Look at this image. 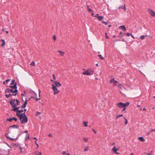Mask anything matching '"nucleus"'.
Masks as SVG:
<instances>
[{
	"mask_svg": "<svg viewBox=\"0 0 155 155\" xmlns=\"http://www.w3.org/2000/svg\"><path fill=\"white\" fill-rule=\"evenodd\" d=\"M16 115L19 117L21 123L24 124L27 122L28 118L25 113L21 114L17 113Z\"/></svg>",
	"mask_w": 155,
	"mask_h": 155,
	"instance_id": "f257e3e1",
	"label": "nucleus"
},
{
	"mask_svg": "<svg viewBox=\"0 0 155 155\" xmlns=\"http://www.w3.org/2000/svg\"><path fill=\"white\" fill-rule=\"evenodd\" d=\"M18 92V90L17 89L8 88H7L5 91V93H12L13 94V96H15Z\"/></svg>",
	"mask_w": 155,
	"mask_h": 155,
	"instance_id": "f03ea898",
	"label": "nucleus"
},
{
	"mask_svg": "<svg viewBox=\"0 0 155 155\" xmlns=\"http://www.w3.org/2000/svg\"><path fill=\"white\" fill-rule=\"evenodd\" d=\"M130 103L126 102L125 103H123L121 102H119L116 104V106L119 108H121L123 107V106H128L129 105Z\"/></svg>",
	"mask_w": 155,
	"mask_h": 155,
	"instance_id": "7ed1b4c3",
	"label": "nucleus"
},
{
	"mask_svg": "<svg viewBox=\"0 0 155 155\" xmlns=\"http://www.w3.org/2000/svg\"><path fill=\"white\" fill-rule=\"evenodd\" d=\"M94 71L91 69H87L84 72H83L82 74L84 75H92L93 74Z\"/></svg>",
	"mask_w": 155,
	"mask_h": 155,
	"instance_id": "20e7f679",
	"label": "nucleus"
},
{
	"mask_svg": "<svg viewBox=\"0 0 155 155\" xmlns=\"http://www.w3.org/2000/svg\"><path fill=\"white\" fill-rule=\"evenodd\" d=\"M52 88L54 92V94L56 95L58 94L60 91L58 89L56 86H54L53 85H52Z\"/></svg>",
	"mask_w": 155,
	"mask_h": 155,
	"instance_id": "39448f33",
	"label": "nucleus"
},
{
	"mask_svg": "<svg viewBox=\"0 0 155 155\" xmlns=\"http://www.w3.org/2000/svg\"><path fill=\"white\" fill-rule=\"evenodd\" d=\"M147 11L151 16L153 17H155V12L153 10L150 9H148Z\"/></svg>",
	"mask_w": 155,
	"mask_h": 155,
	"instance_id": "423d86ee",
	"label": "nucleus"
},
{
	"mask_svg": "<svg viewBox=\"0 0 155 155\" xmlns=\"http://www.w3.org/2000/svg\"><path fill=\"white\" fill-rule=\"evenodd\" d=\"M10 104L11 105L12 107H15V100H12L9 101Z\"/></svg>",
	"mask_w": 155,
	"mask_h": 155,
	"instance_id": "0eeeda50",
	"label": "nucleus"
},
{
	"mask_svg": "<svg viewBox=\"0 0 155 155\" xmlns=\"http://www.w3.org/2000/svg\"><path fill=\"white\" fill-rule=\"evenodd\" d=\"M52 85H53L54 86L57 87H59L61 86V84L59 82L56 81H54L53 83V84Z\"/></svg>",
	"mask_w": 155,
	"mask_h": 155,
	"instance_id": "6e6552de",
	"label": "nucleus"
},
{
	"mask_svg": "<svg viewBox=\"0 0 155 155\" xmlns=\"http://www.w3.org/2000/svg\"><path fill=\"white\" fill-rule=\"evenodd\" d=\"M9 87L11 88H12L14 89H17V84L15 82V84H14L13 86L10 85L9 86Z\"/></svg>",
	"mask_w": 155,
	"mask_h": 155,
	"instance_id": "1a4fd4ad",
	"label": "nucleus"
},
{
	"mask_svg": "<svg viewBox=\"0 0 155 155\" xmlns=\"http://www.w3.org/2000/svg\"><path fill=\"white\" fill-rule=\"evenodd\" d=\"M57 52L59 53L60 55L62 56H64L65 54L64 52L61 51H58Z\"/></svg>",
	"mask_w": 155,
	"mask_h": 155,
	"instance_id": "9d476101",
	"label": "nucleus"
},
{
	"mask_svg": "<svg viewBox=\"0 0 155 155\" xmlns=\"http://www.w3.org/2000/svg\"><path fill=\"white\" fill-rule=\"evenodd\" d=\"M119 28L122 29V30L124 31H126V28L124 25L121 26L119 27Z\"/></svg>",
	"mask_w": 155,
	"mask_h": 155,
	"instance_id": "9b49d317",
	"label": "nucleus"
},
{
	"mask_svg": "<svg viewBox=\"0 0 155 155\" xmlns=\"http://www.w3.org/2000/svg\"><path fill=\"white\" fill-rule=\"evenodd\" d=\"M121 8L123 9L125 11L126 10V8H125V5H124L123 6H121L118 7V9H120Z\"/></svg>",
	"mask_w": 155,
	"mask_h": 155,
	"instance_id": "f8f14e48",
	"label": "nucleus"
},
{
	"mask_svg": "<svg viewBox=\"0 0 155 155\" xmlns=\"http://www.w3.org/2000/svg\"><path fill=\"white\" fill-rule=\"evenodd\" d=\"M138 139L140 141L142 142H143L145 141V140L142 137H139Z\"/></svg>",
	"mask_w": 155,
	"mask_h": 155,
	"instance_id": "ddd939ff",
	"label": "nucleus"
},
{
	"mask_svg": "<svg viewBox=\"0 0 155 155\" xmlns=\"http://www.w3.org/2000/svg\"><path fill=\"white\" fill-rule=\"evenodd\" d=\"M13 109H11L12 110L18 112V109L19 107H13Z\"/></svg>",
	"mask_w": 155,
	"mask_h": 155,
	"instance_id": "4468645a",
	"label": "nucleus"
},
{
	"mask_svg": "<svg viewBox=\"0 0 155 155\" xmlns=\"http://www.w3.org/2000/svg\"><path fill=\"white\" fill-rule=\"evenodd\" d=\"M27 104V101H26L24 103V104L23 105H22L21 107L22 108H24L26 107V105Z\"/></svg>",
	"mask_w": 155,
	"mask_h": 155,
	"instance_id": "2eb2a0df",
	"label": "nucleus"
},
{
	"mask_svg": "<svg viewBox=\"0 0 155 155\" xmlns=\"http://www.w3.org/2000/svg\"><path fill=\"white\" fill-rule=\"evenodd\" d=\"M27 104V101H26L24 103V104L23 105H22L21 107L22 108H24L26 107V105Z\"/></svg>",
	"mask_w": 155,
	"mask_h": 155,
	"instance_id": "dca6fc26",
	"label": "nucleus"
},
{
	"mask_svg": "<svg viewBox=\"0 0 155 155\" xmlns=\"http://www.w3.org/2000/svg\"><path fill=\"white\" fill-rule=\"evenodd\" d=\"M6 151L3 150L1 152V153L2 155H8V153H5Z\"/></svg>",
	"mask_w": 155,
	"mask_h": 155,
	"instance_id": "f3484780",
	"label": "nucleus"
},
{
	"mask_svg": "<svg viewBox=\"0 0 155 155\" xmlns=\"http://www.w3.org/2000/svg\"><path fill=\"white\" fill-rule=\"evenodd\" d=\"M1 41H2V44L1 45V46H2V47H3L4 46L5 44V40L2 39L1 40Z\"/></svg>",
	"mask_w": 155,
	"mask_h": 155,
	"instance_id": "a211bd4d",
	"label": "nucleus"
},
{
	"mask_svg": "<svg viewBox=\"0 0 155 155\" xmlns=\"http://www.w3.org/2000/svg\"><path fill=\"white\" fill-rule=\"evenodd\" d=\"M5 96L7 98H8L9 97H11L13 95V94H5Z\"/></svg>",
	"mask_w": 155,
	"mask_h": 155,
	"instance_id": "6ab92c4d",
	"label": "nucleus"
},
{
	"mask_svg": "<svg viewBox=\"0 0 155 155\" xmlns=\"http://www.w3.org/2000/svg\"><path fill=\"white\" fill-rule=\"evenodd\" d=\"M97 18L99 21H101L104 18V17L102 16H99Z\"/></svg>",
	"mask_w": 155,
	"mask_h": 155,
	"instance_id": "aec40b11",
	"label": "nucleus"
},
{
	"mask_svg": "<svg viewBox=\"0 0 155 155\" xmlns=\"http://www.w3.org/2000/svg\"><path fill=\"white\" fill-rule=\"evenodd\" d=\"M112 150L114 153L116 152L117 151V149H116V147L115 146L113 147V148H112Z\"/></svg>",
	"mask_w": 155,
	"mask_h": 155,
	"instance_id": "412c9836",
	"label": "nucleus"
},
{
	"mask_svg": "<svg viewBox=\"0 0 155 155\" xmlns=\"http://www.w3.org/2000/svg\"><path fill=\"white\" fill-rule=\"evenodd\" d=\"M98 56L99 58L101 60H104L105 59L104 58L102 57L101 54L98 55Z\"/></svg>",
	"mask_w": 155,
	"mask_h": 155,
	"instance_id": "4be33fe9",
	"label": "nucleus"
},
{
	"mask_svg": "<svg viewBox=\"0 0 155 155\" xmlns=\"http://www.w3.org/2000/svg\"><path fill=\"white\" fill-rule=\"evenodd\" d=\"M145 36L147 37V35H146L145 36H144V35H142L140 36V39L143 40L144 39L145 37Z\"/></svg>",
	"mask_w": 155,
	"mask_h": 155,
	"instance_id": "5701e85b",
	"label": "nucleus"
},
{
	"mask_svg": "<svg viewBox=\"0 0 155 155\" xmlns=\"http://www.w3.org/2000/svg\"><path fill=\"white\" fill-rule=\"evenodd\" d=\"M35 154L36 155H41V152H39L38 151H36L35 152Z\"/></svg>",
	"mask_w": 155,
	"mask_h": 155,
	"instance_id": "b1692460",
	"label": "nucleus"
},
{
	"mask_svg": "<svg viewBox=\"0 0 155 155\" xmlns=\"http://www.w3.org/2000/svg\"><path fill=\"white\" fill-rule=\"evenodd\" d=\"M87 9L88 11L89 12H91L92 10H91L90 8V7L89 5H87Z\"/></svg>",
	"mask_w": 155,
	"mask_h": 155,
	"instance_id": "393cba45",
	"label": "nucleus"
},
{
	"mask_svg": "<svg viewBox=\"0 0 155 155\" xmlns=\"http://www.w3.org/2000/svg\"><path fill=\"white\" fill-rule=\"evenodd\" d=\"M89 149V147L88 146H86L85 147L84 150V151L86 152Z\"/></svg>",
	"mask_w": 155,
	"mask_h": 155,
	"instance_id": "a878e982",
	"label": "nucleus"
},
{
	"mask_svg": "<svg viewBox=\"0 0 155 155\" xmlns=\"http://www.w3.org/2000/svg\"><path fill=\"white\" fill-rule=\"evenodd\" d=\"M123 115L122 114L117 115H116V119H118L120 118L121 117H123Z\"/></svg>",
	"mask_w": 155,
	"mask_h": 155,
	"instance_id": "bb28decb",
	"label": "nucleus"
},
{
	"mask_svg": "<svg viewBox=\"0 0 155 155\" xmlns=\"http://www.w3.org/2000/svg\"><path fill=\"white\" fill-rule=\"evenodd\" d=\"M11 127L14 128H18V126L17 125H13Z\"/></svg>",
	"mask_w": 155,
	"mask_h": 155,
	"instance_id": "cd10ccee",
	"label": "nucleus"
},
{
	"mask_svg": "<svg viewBox=\"0 0 155 155\" xmlns=\"http://www.w3.org/2000/svg\"><path fill=\"white\" fill-rule=\"evenodd\" d=\"M88 140V138H86V137H84V141L86 142H87Z\"/></svg>",
	"mask_w": 155,
	"mask_h": 155,
	"instance_id": "c85d7f7f",
	"label": "nucleus"
},
{
	"mask_svg": "<svg viewBox=\"0 0 155 155\" xmlns=\"http://www.w3.org/2000/svg\"><path fill=\"white\" fill-rule=\"evenodd\" d=\"M83 124L84 125L85 127H87L88 126L87 123L85 121H84L83 122Z\"/></svg>",
	"mask_w": 155,
	"mask_h": 155,
	"instance_id": "c756f323",
	"label": "nucleus"
},
{
	"mask_svg": "<svg viewBox=\"0 0 155 155\" xmlns=\"http://www.w3.org/2000/svg\"><path fill=\"white\" fill-rule=\"evenodd\" d=\"M16 102L17 104V105H18L20 104V102L18 101V100L17 99L15 100V102Z\"/></svg>",
	"mask_w": 155,
	"mask_h": 155,
	"instance_id": "7c9ffc66",
	"label": "nucleus"
},
{
	"mask_svg": "<svg viewBox=\"0 0 155 155\" xmlns=\"http://www.w3.org/2000/svg\"><path fill=\"white\" fill-rule=\"evenodd\" d=\"M118 83V82L117 81H116V80H114V83H113V84L114 85H117V83Z\"/></svg>",
	"mask_w": 155,
	"mask_h": 155,
	"instance_id": "2f4dec72",
	"label": "nucleus"
},
{
	"mask_svg": "<svg viewBox=\"0 0 155 155\" xmlns=\"http://www.w3.org/2000/svg\"><path fill=\"white\" fill-rule=\"evenodd\" d=\"M30 65L33 66H35V62L34 61H32L30 64Z\"/></svg>",
	"mask_w": 155,
	"mask_h": 155,
	"instance_id": "473e14b6",
	"label": "nucleus"
},
{
	"mask_svg": "<svg viewBox=\"0 0 155 155\" xmlns=\"http://www.w3.org/2000/svg\"><path fill=\"white\" fill-rule=\"evenodd\" d=\"M15 80H13L12 81L11 83L10 84L11 85L13 84H15Z\"/></svg>",
	"mask_w": 155,
	"mask_h": 155,
	"instance_id": "72a5a7b5",
	"label": "nucleus"
},
{
	"mask_svg": "<svg viewBox=\"0 0 155 155\" xmlns=\"http://www.w3.org/2000/svg\"><path fill=\"white\" fill-rule=\"evenodd\" d=\"M27 139H29V134H27V135L26 136L25 139L27 140Z\"/></svg>",
	"mask_w": 155,
	"mask_h": 155,
	"instance_id": "f704fd0d",
	"label": "nucleus"
},
{
	"mask_svg": "<svg viewBox=\"0 0 155 155\" xmlns=\"http://www.w3.org/2000/svg\"><path fill=\"white\" fill-rule=\"evenodd\" d=\"M12 120V118H10L9 119H8L6 120L7 121H9L11 122Z\"/></svg>",
	"mask_w": 155,
	"mask_h": 155,
	"instance_id": "c9c22d12",
	"label": "nucleus"
},
{
	"mask_svg": "<svg viewBox=\"0 0 155 155\" xmlns=\"http://www.w3.org/2000/svg\"><path fill=\"white\" fill-rule=\"evenodd\" d=\"M102 23L103 24H104L105 25H108V23L107 22H105L104 21H102Z\"/></svg>",
	"mask_w": 155,
	"mask_h": 155,
	"instance_id": "e433bc0d",
	"label": "nucleus"
},
{
	"mask_svg": "<svg viewBox=\"0 0 155 155\" xmlns=\"http://www.w3.org/2000/svg\"><path fill=\"white\" fill-rule=\"evenodd\" d=\"M114 79H113L111 80H110V83H114Z\"/></svg>",
	"mask_w": 155,
	"mask_h": 155,
	"instance_id": "4c0bfd02",
	"label": "nucleus"
},
{
	"mask_svg": "<svg viewBox=\"0 0 155 155\" xmlns=\"http://www.w3.org/2000/svg\"><path fill=\"white\" fill-rule=\"evenodd\" d=\"M124 119L125 120V125H126L128 123V121H127V119L126 118H125L124 117Z\"/></svg>",
	"mask_w": 155,
	"mask_h": 155,
	"instance_id": "58836bf2",
	"label": "nucleus"
},
{
	"mask_svg": "<svg viewBox=\"0 0 155 155\" xmlns=\"http://www.w3.org/2000/svg\"><path fill=\"white\" fill-rule=\"evenodd\" d=\"M40 94H39V97H38V98H35V100L37 101H38V100H40Z\"/></svg>",
	"mask_w": 155,
	"mask_h": 155,
	"instance_id": "ea45409f",
	"label": "nucleus"
},
{
	"mask_svg": "<svg viewBox=\"0 0 155 155\" xmlns=\"http://www.w3.org/2000/svg\"><path fill=\"white\" fill-rule=\"evenodd\" d=\"M41 114V113L40 112H37L36 113V115L37 116L38 114Z\"/></svg>",
	"mask_w": 155,
	"mask_h": 155,
	"instance_id": "a19ab883",
	"label": "nucleus"
},
{
	"mask_svg": "<svg viewBox=\"0 0 155 155\" xmlns=\"http://www.w3.org/2000/svg\"><path fill=\"white\" fill-rule=\"evenodd\" d=\"M99 15L98 14H96L94 16V17L95 18H98V17H99Z\"/></svg>",
	"mask_w": 155,
	"mask_h": 155,
	"instance_id": "79ce46f5",
	"label": "nucleus"
},
{
	"mask_svg": "<svg viewBox=\"0 0 155 155\" xmlns=\"http://www.w3.org/2000/svg\"><path fill=\"white\" fill-rule=\"evenodd\" d=\"M23 111V109H21V110H19L18 109V112H22Z\"/></svg>",
	"mask_w": 155,
	"mask_h": 155,
	"instance_id": "37998d69",
	"label": "nucleus"
},
{
	"mask_svg": "<svg viewBox=\"0 0 155 155\" xmlns=\"http://www.w3.org/2000/svg\"><path fill=\"white\" fill-rule=\"evenodd\" d=\"M126 106H123V109L122 110V111H124L125 110H126Z\"/></svg>",
	"mask_w": 155,
	"mask_h": 155,
	"instance_id": "c03bdc74",
	"label": "nucleus"
},
{
	"mask_svg": "<svg viewBox=\"0 0 155 155\" xmlns=\"http://www.w3.org/2000/svg\"><path fill=\"white\" fill-rule=\"evenodd\" d=\"M61 153L62 154L64 155L66 154V152L65 151H63Z\"/></svg>",
	"mask_w": 155,
	"mask_h": 155,
	"instance_id": "a18cd8bd",
	"label": "nucleus"
},
{
	"mask_svg": "<svg viewBox=\"0 0 155 155\" xmlns=\"http://www.w3.org/2000/svg\"><path fill=\"white\" fill-rule=\"evenodd\" d=\"M105 37L107 39H108L109 38V37L107 36V34L106 33H105Z\"/></svg>",
	"mask_w": 155,
	"mask_h": 155,
	"instance_id": "49530a36",
	"label": "nucleus"
},
{
	"mask_svg": "<svg viewBox=\"0 0 155 155\" xmlns=\"http://www.w3.org/2000/svg\"><path fill=\"white\" fill-rule=\"evenodd\" d=\"M19 149L20 150V153H22V148L21 146L19 147Z\"/></svg>",
	"mask_w": 155,
	"mask_h": 155,
	"instance_id": "de8ad7c7",
	"label": "nucleus"
},
{
	"mask_svg": "<svg viewBox=\"0 0 155 155\" xmlns=\"http://www.w3.org/2000/svg\"><path fill=\"white\" fill-rule=\"evenodd\" d=\"M53 38L54 41H55L56 40V36L54 35L53 36Z\"/></svg>",
	"mask_w": 155,
	"mask_h": 155,
	"instance_id": "09e8293b",
	"label": "nucleus"
},
{
	"mask_svg": "<svg viewBox=\"0 0 155 155\" xmlns=\"http://www.w3.org/2000/svg\"><path fill=\"white\" fill-rule=\"evenodd\" d=\"M9 139L11 140L12 141H13L15 140V139L14 138H11V137H9Z\"/></svg>",
	"mask_w": 155,
	"mask_h": 155,
	"instance_id": "8fccbe9b",
	"label": "nucleus"
},
{
	"mask_svg": "<svg viewBox=\"0 0 155 155\" xmlns=\"http://www.w3.org/2000/svg\"><path fill=\"white\" fill-rule=\"evenodd\" d=\"M12 120H14L15 121H16L17 120V119L15 117H13L12 118Z\"/></svg>",
	"mask_w": 155,
	"mask_h": 155,
	"instance_id": "3c124183",
	"label": "nucleus"
},
{
	"mask_svg": "<svg viewBox=\"0 0 155 155\" xmlns=\"http://www.w3.org/2000/svg\"><path fill=\"white\" fill-rule=\"evenodd\" d=\"M92 130L93 131L95 134H97V132L95 130H94L93 128L92 129Z\"/></svg>",
	"mask_w": 155,
	"mask_h": 155,
	"instance_id": "603ef678",
	"label": "nucleus"
},
{
	"mask_svg": "<svg viewBox=\"0 0 155 155\" xmlns=\"http://www.w3.org/2000/svg\"><path fill=\"white\" fill-rule=\"evenodd\" d=\"M131 34H130L129 33H127V36H129L130 35H131Z\"/></svg>",
	"mask_w": 155,
	"mask_h": 155,
	"instance_id": "864d4df0",
	"label": "nucleus"
},
{
	"mask_svg": "<svg viewBox=\"0 0 155 155\" xmlns=\"http://www.w3.org/2000/svg\"><path fill=\"white\" fill-rule=\"evenodd\" d=\"M10 80H11L10 79H7L5 81V82H8V81H10Z\"/></svg>",
	"mask_w": 155,
	"mask_h": 155,
	"instance_id": "5fc2aeb1",
	"label": "nucleus"
},
{
	"mask_svg": "<svg viewBox=\"0 0 155 155\" xmlns=\"http://www.w3.org/2000/svg\"><path fill=\"white\" fill-rule=\"evenodd\" d=\"M48 136L51 137H52V135L51 134H48Z\"/></svg>",
	"mask_w": 155,
	"mask_h": 155,
	"instance_id": "6e6d98bb",
	"label": "nucleus"
},
{
	"mask_svg": "<svg viewBox=\"0 0 155 155\" xmlns=\"http://www.w3.org/2000/svg\"><path fill=\"white\" fill-rule=\"evenodd\" d=\"M52 76H53V78L54 79H55V76L54 74H53Z\"/></svg>",
	"mask_w": 155,
	"mask_h": 155,
	"instance_id": "4d7b16f0",
	"label": "nucleus"
},
{
	"mask_svg": "<svg viewBox=\"0 0 155 155\" xmlns=\"http://www.w3.org/2000/svg\"><path fill=\"white\" fill-rule=\"evenodd\" d=\"M35 144H36V145L37 146V148H38V144L37 143V142H36V141H35Z\"/></svg>",
	"mask_w": 155,
	"mask_h": 155,
	"instance_id": "13d9d810",
	"label": "nucleus"
},
{
	"mask_svg": "<svg viewBox=\"0 0 155 155\" xmlns=\"http://www.w3.org/2000/svg\"><path fill=\"white\" fill-rule=\"evenodd\" d=\"M150 131H155V129L151 130Z\"/></svg>",
	"mask_w": 155,
	"mask_h": 155,
	"instance_id": "bf43d9fd",
	"label": "nucleus"
},
{
	"mask_svg": "<svg viewBox=\"0 0 155 155\" xmlns=\"http://www.w3.org/2000/svg\"><path fill=\"white\" fill-rule=\"evenodd\" d=\"M34 139H35V140H38L35 137H33V138Z\"/></svg>",
	"mask_w": 155,
	"mask_h": 155,
	"instance_id": "052dcab7",
	"label": "nucleus"
},
{
	"mask_svg": "<svg viewBox=\"0 0 155 155\" xmlns=\"http://www.w3.org/2000/svg\"><path fill=\"white\" fill-rule=\"evenodd\" d=\"M122 87H123L124 88V87L123 86H121V87H120V88H121V89H122Z\"/></svg>",
	"mask_w": 155,
	"mask_h": 155,
	"instance_id": "680f3d73",
	"label": "nucleus"
},
{
	"mask_svg": "<svg viewBox=\"0 0 155 155\" xmlns=\"http://www.w3.org/2000/svg\"><path fill=\"white\" fill-rule=\"evenodd\" d=\"M146 154L148 155H152L151 153H147Z\"/></svg>",
	"mask_w": 155,
	"mask_h": 155,
	"instance_id": "e2e57ef3",
	"label": "nucleus"
},
{
	"mask_svg": "<svg viewBox=\"0 0 155 155\" xmlns=\"http://www.w3.org/2000/svg\"><path fill=\"white\" fill-rule=\"evenodd\" d=\"M131 36L132 38H134V36L133 35H132L131 34Z\"/></svg>",
	"mask_w": 155,
	"mask_h": 155,
	"instance_id": "0e129e2a",
	"label": "nucleus"
},
{
	"mask_svg": "<svg viewBox=\"0 0 155 155\" xmlns=\"http://www.w3.org/2000/svg\"><path fill=\"white\" fill-rule=\"evenodd\" d=\"M151 131H150V132H149L148 133H147V135H149L150 134V132Z\"/></svg>",
	"mask_w": 155,
	"mask_h": 155,
	"instance_id": "69168bd1",
	"label": "nucleus"
},
{
	"mask_svg": "<svg viewBox=\"0 0 155 155\" xmlns=\"http://www.w3.org/2000/svg\"><path fill=\"white\" fill-rule=\"evenodd\" d=\"M6 33L7 34H8V31H6Z\"/></svg>",
	"mask_w": 155,
	"mask_h": 155,
	"instance_id": "338daca9",
	"label": "nucleus"
},
{
	"mask_svg": "<svg viewBox=\"0 0 155 155\" xmlns=\"http://www.w3.org/2000/svg\"><path fill=\"white\" fill-rule=\"evenodd\" d=\"M116 154H119V153H118V152H116L115 153Z\"/></svg>",
	"mask_w": 155,
	"mask_h": 155,
	"instance_id": "774afa93",
	"label": "nucleus"
}]
</instances>
